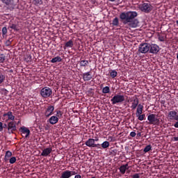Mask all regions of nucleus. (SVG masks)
Wrapping results in <instances>:
<instances>
[{
  "mask_svg": "<svg viewBox=\"0 0 178 178\" xmlns=\"http://www.w3.org/2000/svg\"><path fill=\"white\" fill-rule=\"evenodd\" d=\"M50 62L51 63H56L57 62H62V58H60V56H56L54 58H52Z\"/></svg>",
  "mask_w": 178,
  "mask_h": 178,
  "instance_id": "obj_24",
  "label": "nucleus"
},
{
  "mask_svg": "<svg viewBox=\"0 0 178 178\" xmlns=\"http://www.w3.org/2000/svg\"><path fill=\"white\" fill-rule=\"evenodd\" d=\"M138 16L136 11L123 12L120 14V19L123 24H128L131 29H136L138 26V19H136Z\"/></svg>",
  "mask_w": 178,
  "mask_h": 178,
  "instance_id": "obj_1",
  "label": "nucleus"
},
{
  "mask_svg": "<svg viewBox=\"0 0 178 178\" xmlns=\"http://www.w3.org/2000/svg\"><path fill=\"white\" fill-rule=\"evenodd\" d=\"M2 130H3V124L0 122V131H2Z\"/></svg>",
  "mask_w": 178,
  "mask_h": 178,
  "instance_id": "obj_46",
  "label": "nucleus"
},
{
  "mask_svg": "<svg viewBox=\"0 0 178 178\" xmlns=\"http://www.w3.org/2000/svg\"><path fill=\"white\" fill-rule=\"evenodd\" d=\"M51 152H52L51 147H47L42 150L41 156H49Z\"/></svg>",
  "mask_w": 178,
  "mask_h": 178,
  "instance_id": "obj_11",
  "label": "nucleus"
},
{
  "mask_svg": "<svg viewBox=\"0 0 178 178\" xmlns=\"http://www.w3.org/2000/svg\"><path fill=\"white\" fill-rule=\"evenodd\" d=\"M159 40L161 41V42H163L165 38L163 36H159Z\"/></svg>",
  "mask_w": 178,
  "mask_h": 178,
  "instance_id": "obj_42",
  "label": "nucleus"
},
{
  "mask_svg": "<svg viewBox=\"0 0 178 178\" xmlns=\"http://www.w3.org/2000/svg\"><path fill=\"white\" fill-rule=\"evenodd\" d=\"M174 127L178 129V120H177V122L174 124Z\"/></svg>",
  "mask_w": 178,
  "mask_h": 178,
  "instance_id": "obj_47",
  "label": "nucleus"
},
{
  "mask_svg": "<svg viewBox=\"0 0 178 178\" xmlns=\"http://www.w3.org/2000/svg\"><path fill=\"white\" fill-rule=\"evenodd\" d=\"M137 106H138V98H135L133 101H132V105L131 106V109H136L137 108Z\"/></svg>",
  "mask_w": 178,
  "mask_h": 178,
  "instance_id": "obj_19",
  "label": "nucleus"
},
{
  "mask_svg": "<svg viewBox=\"0 0 178 178\" xmlns=\"http://www.w3.org/2000/svg\"><path fill=\"white\" fill-rule=\"evenodd\" d=\"M70 172L69 170H65L62 172L60 178H70Z\"/></svg>",
  "mask_w": 178,
  "mask_h": 178,
  "instance_id": "obj_23",
  "label": "nucleus"
},
{
  "mask_svg": "<svg viewBox=\"0 0 178 178\" xmlns=\"http://www.w3.org/2000/svg\"><path fill=\"white\" fill-rule=\"evenodd\" d=\"M94 140H95V141H98L99 139L97 138V139H94Z\"/></svg>",
  "mask_w": 178,
  "mask_h": 178,
  "instance_id": "obj_55",
  "label": "nucleus"
},
{
  "mask_svg": "<svg viewBox=\"0 0 178 178\" xmlns=\"http://www.w3.org/2000/svg\"><path fill=\"white\" fill-rule=\"evenodd\" d=\"M143 109H144V106H143L141 104H138L136 113H140V112H143Z\"/></svg>",
  "mask_w": 178,
  "mask_h": 178,
  "instance_id": "obj_31",
  "label": "nucleus"
},
{
  "mask_svg": "<svg viewBox=\"0 0 178 178\" xmlns=\"http://www.w3.org/2000/svg\"><path fill=\"white\" fill-rule=\"evenodd\" d=\"M109 2H115L116 0H108Z\"/></svg>",
  "mask_w": 178,
  "mask_h": 178,
  "instance_id": "obj_52",
  "label": "nucleus"
},
{
  "mask_svg": "<svg viewBox=\"0 0 178 178\" xmlns=\"http://www.w3.org/2000/svg\"><path fill=\"white\" fill-rule=\"evenodd\" d=\"M132 178H140V174L136 173L132 175Z\"/></svg>",
  "mask_w": 178,
  "mask_h": 178,
  "instance_id": "obj_43",
  "label": "nucleus"
},
{
  "mask_svg": "<svg viewBox=\"0 0 178 178\" xmlns=\"http://www.w3.org/2000/svg\"><path fill=\"white\" fill-rule=\"evenodd\" d=\"M168 118L170 120H176L177 118V112L176 111H170L168 113Z\"/></svg>",
  "mask_w": 178,
  "mask_h": 178,
  "instance_id": "obj_16",
  "label": "nucleus"
},
{
  "mask_svg": "<svg viewBox=\"0 0 178 178\" xmlns=\"http://www.w3.org/2000/svg\"><path fill=\"white\" fill-rule=\"evenodd\" d=\"M40 95L44 99L52 97V89L49 87L42 88L40 90Z\"/></svg>",
  "mask_w": 178,
  "mask_h": 178,
  "instance_id": "obj_3",
  "label": "nucleus"
},
{
  "mask_svg": "<svg viewBox=\"0 0 178 178\" xmlns=\"http://www.w3.org/2000/svg\"><path fill=\"white\" fill-rule=\"evenodd\" d=\"M110 76L111 77H112V79H115V77L118 76V72H116V70H111V72H110Z\"/></svg>",
  "mask_w": 178,
  "mask_h": 178,
  "instance_id": "obj_32",
  "label": "nucleus"
},
{
  "mask_svg": "<svg viewBox=\"0 0 178 178\" xmlns=\"http://www.w3.org/2000/svg\"><path fill=\"white\" fill-rule=\"evenodd\" d=\"M16 162V157L13 156L10 159V163L13 164Z\"/></svg>",
  "mask_w": 178,
  "mask_h": 178,
  "instance_id": "obj_39",
  "label": "nucleus"
},
{
  "mask_svg": "<svg viewBox=\"0 0 178 178\" xmlns=\"http://www.w3.org/2000/svg\"><path fill=\"white\" fill-rule=\"evenodd\" d=\"M101 147L105 149L106 148H108L109 147V142L108 141H104L103 143H102Z\"/></svg>",
  "mask_w": 178,
  "mask_h": 178,
  "instance_id": "obj_33",
  "label": "nucleus"
},
{
  "mask_svg": "<svg viewBox=\"0 0 178 178\" xmlns=\"http://www.w3.org/2000/svg\"><path fill=\"white\" fill-rule=\"evenodd\" d=\"M7 129L8 134H15V131H17V128L16 127V122L15 121L8 122Z\"/></svg>",
  "mask_w": 178,
  "mask_h": 178,
  "instance_id": "obj_7",
  "label": "nucleus"
},
{
  "mask_svg": "<svg viewBox=\"0 0 178 178\" xmlns=\"http://www.w3.org/2000/svg\"><path fill=\"white\" fill-rule=\"evenodd\" d=\"M19 123H20V121H19V122H17V124H19Z\"/></svg>",
  "mask_w": 178,
  "mask_h": 178,
  "instance_id": "obj_56",
  "label": "nucleus"
},
{
  "mask_svg": "<svg viewBox=\"0 0 178 178\" xmlns=\"http://www.w3.org/2000/svg\"><path fill=\"white\" fill-rule=\"evenodd\" d=\"M176 120H178V114H177V118Z\"/></svg>",
  "mask_w": 178,
  "mask_h": 178,
  "instance_id": "obj_54",
  "label": "nucleus"
},
{
  "mask_svg": "<svg viewBox=\"0 0 178 178\" xmlns=\"http://www.w3.org/2000/svg\"><path fill=\"white\" fill-rule=\"evenodd\" d=\"M119 170L122 175H124V173H126V170H129V163L121 165Z\"/></svg>",
  "mask_w": 178,
  "mask_h": 178,
  "instance_id": "obj_17",
  "label": "nucleus"
},
{
  "mask_svg": "<svg viewBox=\"0 0 178 178\" xmlns=\"http://www.w3.org/2000/svg\"><path fill=\"white\" fill-rule=\"evenodd\" d=\"M79 65L81 66V67H86V66H88L90 62H88V60H81L79 62Z\"/></svg>",
  "mask_w": 178,
  "mask_h": 178,
  "instance_id": "obj_20",
  "label": "nucleus"
},
{
  "mask_svg": "<svg viewBox=\"0 0 178 178\" xmlns=\"http://www.w3.org/2000/svg\"><path fill=\"white\" fill-rule=\"evenodd\" d=\"M177 60H178V51H177Z\"/></svg>",
  "mask_w": 178,
  "mask_h": 178,
  "instance_id": "obj_53",
  "label": "nucleus"
},
{
  "mask_svg": "<svg viewBox=\"0 0 178 178\" xmlns=\"http://www.w3.org/2000/svg\"><path fill=\"white\" fill-rule=\"evenodd\" d=\"M1 2L6 6H12L15 2V0H1Z\"/></svg>",
  "mask_w": 178,
  "mask_h": 178,
  "instance_id": "obj_18",
  "label": "nucleus"
},
{
  "mask_svg": "<svg viewBox=\"0 0 178 178\" xmlns=\"http://www.w3.org/2000/svg\"><path fill=\"white\" fill-rule=\"evenodd\" d=\"M5 127H8V125L6 124H4V125L3 126V129H5Z\"/></svg>",
  "mask_w": 178,
  "mask_h": 178,
  "instance_id": "obj_51",
  "label": "nucleus"
},
{
  "mask_svg": "<svg viewBox=\"0 0 178 178\" xmlns=\"http://www.w3.org/2000/svg\"><path fill=\"white\" fill-rule=\"evenodd\" d=\"M79 173L77 171H70V175L72 177V176H74V175H77Z\"/></svg>",
  "mask_w": 178,
  "mask_h": 178,
  "instance_id": "obj_41",
  "label": "nucleus"
},
{
  "mask_svg": "<svg viewBox=\"0 0 178 178\" xmlns=\"http://www.w3.org/2000/svg\"><path fill=\"white\" fill-rule=\"evenodd\" d=\"M124 101V95H115L111 99L112 105H116V104H122Z\"/></svg>",
  "mask_w": 178,
  "mask_h": 178,
  "instance_id": "obj_5",
  "label": "nucleus"
},
{
  "mask_svg": "<svg viewBox=\"0 0 178 178\" xmlns=\"http://www.w3.org/2000/svg\"><path fill=\"white\" fill-rule=\"evenodd\" d=\"M112 25H113V26H115L116 27H118V26H119V18L115 17V18L113 19Z\"/></svg>",
  "mask_w": 178,
  "mask_h": 178,
  "instance_id": "obj_28",
  "label": "nucleus"
},
{
  "mask_svg": "<svg viewBox=\"0 0 178 178\" xmlns=\"http://www.w3.org/2000/svg\"><path fill=\"white\" fill-rule=\"evenodd\" d=\"M82 77L84 81H90L92 79V76H91V72H90L83 73Z\"/></svg>",
  "mask_w": 178,
  "mask_h": 178,
  "instance_id": "obj_12",
  "label": "nucleus"
},
{
  "mask_svg": "<svg viewBox=\"0 0 178 178\" xmlns=\"http://www.w3.org/2000/svg\"><path fill=\"white\" fill-rule=\"evenodd\" d=\"M57 118V119H62L63 116V111L60 110H56V115H54Z\"/></svg>",
  "mask_w": 178,
  "mask_h": 178,
  "instance_id": "obj_22",
  "label": "nucleus"
},
{
  "mask_svg": "<svg viewBox=\"0 0 178 178\" xmlns=\"http://www.w3.org/2000/svg\"><path fill=\"white\" fill-rule=\"evenodd\" d=\"M10 29H12L15 31H19V29H17V25H16L15 24H11L10 26Z\"/></svg>",
  "mask_w": 178,
  "mask_h": 178,
  "instance_id": "obj_36",
  "label": "nucleus"
},
{
  "mask_svg": "<svg viewBox=\"0 0 178 178\" xmlns=\"http://www.w3.org/2000/svg\"><path fill=\"white\" fill-rule=\"evenodd\" d=\"M74 178H81V175H75Z\"/></svg>",
  "mask_w": 178,
  "mask_h": 178,
  "instance_id": "obj_49",
  "label": "nucleus"
},
{
  "mask_svg": "<svg viewBox=\"0 0 178 178\" xmlns=\"http://www.w3.org/2000/svg\"><path fill=\"white\" fill-rule=\"evenodd\" d=\"M137 136L138 137H141V132L138 133Z\"/></svg>",
  "mask_w": 178,
  "mask_h": 178,
  "instance_id": "obj_50",
  "label": "nucleus"
},
{
  "mask_svg": "<svg viewBox=\"0 0 178 178\" xmlns=\"http://www.w3.org/2000/svg\"><path fill=\"white\" fill-rule=\"evenodd\" d=\"M47 122H49V123H50V124H56V123H58V122H59V118H58L57 117H56L55 115L51 116L48 120Z\"/></svg>",
  "mask_w": 178,
  "mask_h": 178,
  "instance_id": "obj_14",
  "label": "nucleus"
},
{
  "mask_svg": "<svg viewBox=\"0 0 178 178\" xmlns=\"http://www.w3.org/2000/svg\"><path fill=\"white\" fill-rule=\"evenodd\" d=\"M139 9L144 13H149L152 10V6L149 3H143L139 5Z\"/></svg>",
  "mask_w": 178,
  "mask_h": 178,
  "instance_id": "obj_4",
  "label": "nucleus"
},
{
  "mask_svg": "<svg viewBox=\"0 0 178 178\" xmlns=\"http://www.w3.org/2000/svg\"><path fill=\"white\" fill-rule=\"evenodd\" d=\"M6 59V56H5V54H0V63H3Z\"/></svg>",
  "mask_w": 178,
  "mask_h": 178,
  "instance_id": "obj_35",
  "label": "nucleus"
},
{
  "mask_svg": "<svg viewBox=\"0 0 178 178\" xmlns=\"http://www.w3.org/2000/svg\"><path fill=\"white\" fill-rule=\"evenodd\" d=\"M101 148V145L100 144H95L93 145V148Z\"/></svg>",
  "mask_w": 178,
  "mask_h": 178,
  "instance_id": "obj_44",
  "label": "nucleus"
},
{
  "mask_svg": "<svg viewBox=\"0 0 178 178\" xmlns=\"http://www.w3.org/2000/svg\"><path fill=\"white\" fill-rule=\"evenodd\" d=\"M73 45H74V44L73 43V40H72L66 42L65 44V47H66V48H72Z\"/></svg>",
  "mask_w": 178,
  "mask_h": 178,
  "instance_id": "obj_26",
  "label": "nucleus"
},
{
  "mask_svg": "<svg viewBox=\"0 0 178 178\" xmlns=\"http://www.w3.org/2000/svg\"><path fill=\"white\" fill-rule=\"evenodd\" d=\"M177 24H178V20L177 21Z\"/></svg>",
  "mask_w": 178,
  "mask_h": 178,
  "instance_id": "obj_57",
  "label": "nucleus"
},
{
  "mask_svg": "<svg viewBox=\"0 0 178 178\" xmlns=\"http://www.w3.org/2000/svg\"><path fill=\"white\" fill-rule=\"evenodd\" d=\"M5 45L6 47H10V45H12V40H10V39L6 40L5 42Z\"/></svg>",
  "mask_w": 178,
  "mask_h": 178,
  "instance_id": "obj_38",
  "label": "nucleus"
},
{
  "mask_svg": "<svg viewBox=\"0 0 178 178\" xmlns=\"http://www.w3.org/2000/svg\"><path fill=\"white\" fill-rule=\"evenodd\" d=\"M138 52L140 54H148L149 52V43L145 42L139 45Z\"/></svg>",
  "mask_w": 178,
  "mask_h": 178,
  "instance_id": "obj_6",
  "label": "nucleus"
},
{
  "mask_svg": "<svg viewBox=\"0 0 178 178\" xmlns=\"http://www.w3.org/2000/svg\"><path fill=\"white\" fill-rule=\"evenodd\" d=\"M147 120L149 124H154L158 126L160 123L159 116L156 114H149L147 115Z\"/></svg>",
  "mask_w": 178,
  "mask_h": 178,
  "instance_id": "obj_2",
  "label": "nucleus"
},
{
  "mask_svg": "<svg viewBox=\"0 0 178 178\" xmlns=\"http://www.w3.org/2000/svg\"><path fill=\"white\" fill-rule=\"evenodd\" d=\"M2 119L3 120H6V122H8V120L15 122V115H13V113H12V111H8L3 115Z\"/></svg>",
  "mask_w": 178,
  "mask_h": 178,
  "instance_id": "obj_9",
  "label": "nucleus"
},
{
  "mask_svg": "<svg viewBox=\"0 0 178 178\" xmlns=\"http://www.w3.org/2000/svg\"><path fill=\"white\" fill-rule=\"evenodd\" d=\"M33 5L38 6L40 5H42L43 1H42V0H33Z\"/></svg>",
  "mask_w": 178,
  "mask_h": 178,
  "instance_id": "obj_30",
  "label": "nucleus"
},
{
  "mask_svg": "<svg viewBox=\"0 0 178 178\" xmlns=\"http://www.w3.org/2000/svg\"><path fill=\"white\" fill-rule=\"evenodd\" d=\"M10 156H12V152L7 151L6 152V155H5V161H8L9 158H10Z\"/></svg>",
  "mask_w": 178,
  "mask_h": 178,
  "instance_id": "obj_29",
  "label": "nucleus"
},
{
  "mask_svg": "<svg viewBox=\"0 0 178 178\" xmlns=\"http://www.w3.org/2000/svg\"><path fill=\"white\" fill-rule=\"evenodd\" d=\"M160 49L159 46L156 44L149 43V54H156L159 52Z\"/></svg>",
  "mask_w": 178,
  "mask_h": 178,
  "instance_id": "obj_8",
  "label": "nucleus"
},
{
  "mask_svg": "<svg viewBox=\"0 0 178 178\" xmlns=\"http://www.w3.org/2000/svg\"><path fill=\"white\" fill-rule=\"evenodd\" d=\"M172 141H178V136H175L172 138Z\"/></svg>",
  "mask_w": 178,
  "mask_h": 178,
  "instance_id": "obj_48",
  "label": "nucleus"
},
{
  "mask_svg": "<svg viewBox=\"0 0 178 178\" xmlns=\"http://www.w3.org/2000/svg\"><path fill=\"white\" fill-rule=\"evenodd\" d=\"M103 94H109L111 92V88L108 86H106L102 89Z\"/></svg>",
  "mask_w": 178,
  "mask_h": 178,
  "instance_id": "obj_27",
  "label": "nucleus"
},
{
  "mask_svg": "<svg viewBox=\"0 0 178 178\" xmlns=\"http://www.w3.org/2000/svg\"><path fill=\"white\" fill-rule=\"evenodd\" d=\"M20 131L22 133V134H26L25 137L27 138L29 136H30V129L26 127H20Z\"/></svg>",
  "mask_w": 178,
  "mask_h": 178,
  "instance_id": "obj_13",
  "label": "nucleus"
},
{
  "mask_svg": "<svg viewBox=\"0 0 178 178\" xmlns=\"http://www.w3.org/2000/svg\"><path fill=\"white\" fill-rule=\"evenodd\" d=\"M136 115L138 120L143 121L144 119H145V114H143V112L136 113Z\"/></svg>",
  "mask_w": 178,
  "mask_h": 178,
  "instance_id": "obj_21",
  "label": "nucleus"
},
{
  "mask_svg": "<svg viewBox=\"0 0 178 178\" xmlns=\"http://www.w3.org/2000/svg\"><path fill=\"white\" fill-rule=\"evenodd\" d=\"M1 31L3 38H6V34H8V28H6V26L3 27Z\"/></svg>",
  "mask_w": 178,
  "mask_h": 178,
  "instance_id": "obj_25",
  "label": "nucleus"
},
{
  "mask_svg": "<svg viewBox=\"0 0 178 178\" xmlns=\"http://www.w3.org/2000/svg\"><path fill=\"white\" fill-rule=\"evenodd\" d=\"M136 132H134V131H131V132L130 133L131 137H136Z\"/></svg>",
  "mask_w": 178,
  "mask_h": 178,
  "instance_id": "obj_45",
  "label": "nucleus"
},
{
  "mask_svg": "<svg viewBox=\"0 0 178 178\" xmlns=\"http://www.w3.org/2000/svg\"><path fill=\"white\" fill-rule=\"evenodd\" d=\"M54 111H55V106H48L44 111L45 118H49V116H52V115H54Z\"/></svg>",
  "mask_w": 178,
  "mask_h": 178,
  "instance_id": "obj_10",
  "label": "nucleus"
},
{
  "mask_svg": "<svg viewBox=\"0 0 178 178\" xmlns=\"http://www.w3.org/2000/svg\"><path fill=\"white\" fill-rule=\"evenodd\" d=\"M152 146H151V145H147L143 151L147 153V152H149V151H152Z\"/></svg>",
  "mask_w": 178,
  "mask_h": 178,
  "instance_id": "obj_34",
  "label": "nucleus"
},
{
  "mask_svg": "<svg viewBox=\"0 0 178 178\" xmlns=\"http://www.w3.org/2000/svg\"><path fill=\"white\" fill-rule=\"evenodd\" d=\"M85 144L87 147L94 148V145L95 144V140L94 138H89L88 140L86 141Z\"/></svg>",
  "mask_w": 178,
  "mask_h": 178,
  "instance_id": "obj_15",
  "label": "nucleus"
},
{
  "mask_svg": "<svg viewBox=\"0 0 178 178\" xmlns=\"http://www.w3.org/2000/svg\"><path fill=\"white\" fill-rule=\"evenodd\" d=\"M26 62H31V56L29 55L26 57H25Z\"/></svg>",
  "mask_w": 178,
  "mask_h": 178,
  "instance_id": "obj_40",
  "label": "nucleus"
},
{
  "mask_svg": "<svg viewBox=\"0 0 178 178\" xmlns=\"http://www.w3.org/2000/svg\"><path fill=\"white\" fill-rule=\"evenodd\" d=\"M5 81V75L0 72V84H2Z\"/></svg>",
  "mask_w": 178,
  "mask_h": 178,
  "instance_id": "obj_37",
  "label": "nucleus"
}]
</instances>
